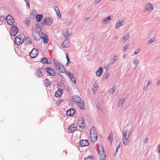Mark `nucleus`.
Here are the masks:
<instances>
[{
    "instance_id": "1",
    "label": "nucleus",
    "mask_w": 160,
    "mask_h": 160,
    "mask_svg": "<svg viewBox=\"0 0 160 160\" xmlns=\"http://www.w3.org/2000/svg\"><path fill=\"white\" fill-rule=\"evenodd\" d=\"M42 28V27L39 23H36L32 28V35L36 40L38 41L41 38L43 39L44 33L43 32H41Z\"/></svg>"
},
{
    "instance_id": "2",
    "label": "nucleus",
    "mask_w": 160,
    "mask_h": 160,
    "mask_svg": "<svg viewBox=\"0 0 160 160\" xmlns=\"http://www.w3.org/2000/svg\"><path fill=\"white\" fill-rule=\"evenodd\" d=\"M98 152L99 155L98 156L100 160H106V154L102 145H100L98 146Z\"/></svg>"
},
{
    "instance_id": "3",
    "label": "nucleus",
    "mask_w": 160,
    "mask_h": 160,
    "mask_svg": "<svg viewBox=\"0 0 160 160\" xmlns=\"http://www.w3.org/2000/svg\"><path fill=\"white\" fill-rule=\"evenodd\" d=\"M90 137L92 142H95L97 140V135L94 127H92L90 129Z\"/></svg>"
},
{
    "instance_id": "4",
    "label": "nucleus",
    "mask_w": 160,
    "mask_h": 160,
    "mask_svg": "<svg viewBox=\"0 0 160 160\" xmlns=\"http://www.w3.org/2000/svg\"><path fill=\"white\" fill-rule=\"evenodd\" d=\"M53 21L52 18L50 17L44 18L41 23L42 25L50 26L51 25Z\"/></svg>"
},
{
    "instance_id": "5",
    "label": "nucleus",
    "mask_w": 160,
    "mask_h": 160,
    "mask_svg": "<svg viewBox=\"0 0 160 160\" xmlns=\"http://www.w3.org/2000/svg\"><path fill=\"white\" fill-rule=\"evenodd\" d=\"M54 64L55 68L58 71L62 73L65 72V68L63 65H61L59 62H54Z\"/></svg>"
},
{
    "instance_id": "6",
    "label": "nucleus",
    "mask_w": 160,
    "mask_h": 160,
    "mask_svg": "<svg viewBox=\"0 0 160 160\" xmlns=\"http://www.w3.org/2000/svg\"><path fill=\"white\" fill-rule=\"evenodd\" d=\"M127 130H125L124 131L123 133V137L122 138L123 143L125 145H127L129 143V140L128 139L129 138V136H126L127 133Z\"/></svg>"
},
{
    "instance_id": "7",
    "label": "nucleus",
    "mask_w": 160,
    "mask_h": 160,
    "mask_svg": "<svg viewBox=\"0 0 160 160\" xmlns=\"http://www.w3.org/2000/svg\"><path fill=\"white\" fill-rule=\"evenodd\" d=\"M23 42V37L21 35H18L15 37L14 42L18 46L20 45Z\"/></svg>"
},
{
    "instance_id": "8",
    "label": "nucleus",
    "mask_w": 160,
    "mask_h": 160,
    "mask_svg": "<svg viewBox=\"0 0 160 160\" xmlns=\"http://www.w3.org/2000/svg\"><path fill=\"white\" fill-rule=\"evenodd\" d=\"M18 29L17 27L14 25L12 26L10 29V34L12 36H14L18 33Z\"/></svg>"
},
{
    "instance_id": "9",
    "label": "nucleus",
    "mask_w": 160,
    "mask_h": 160,
    "mask_svg": "<svg viewBox=\"0 0 160 160\" xmlns=\"http://www.w3.org/2000/svg\"><path fill=\"white\" fill-rule=\"evenodd\" d=\"M38 51L36 48H33L29 54L30 57L32 58H36L38 54Z\"/></svg>"
},
{
    "instance_id": "10",
    "label": "nucleus",
    "mask_w": 160,
    "mask_h": 160,
    "mask_svg": "<svg viewBox=\"0 0 160 160\" xmlns=\"http://www.w3.org/2000/svg\"><path fill=\"white\" fill-rule=\"evenodd\" d=\"M6 20L8 24L10 25H12L14 22V20L13 17L10 15H8L6 18Z\"/></svg>"
},
{
    "instance_id": "11",
    "label": "nucleus",
    "mask_w": 160,
    "mask_h": 160,
    "mask_svg": "<svg viewBox=\"0 0 160 160\" xmlns=\"http://www.w3.org/2000/svg\"><path fill=\"white\" fill-rule=\"evenodd\" d=\"M78 124L79 126V127L83 129L85 126L84 124V122L83 119L82 118H78Z\"/></svg>"
},
{
    "instance_id": "12",
    "label": "nucleus",
    "mask_w": 160,
    "mask_h": 160,
    "mask_svg": "<svg viewBox=\"0 0 160 160\" xmlns=\"http://www.w3.org/2000/svg\"><path fill=\"white\" fill-rule=\"evenodd\" d=\"M66 73L67 75H68L72 81L75 84H76V80L75 78L73 76V74L71 73L69 71H66Z\"/></svg>"
},
{
    "instance_id": "13",
    "label": "nucleus",
    "mask_w": 160,
    "mask_h": 160,
    "mask_svg": "<svg viewBox=\"0 0 160 160\" xmlns=\"http://www.w3.org/2000/svg\"><path fill=\"white\" fill-rule=\"evenodd\" d=\"M46 70L50 75L54 76L55 74L54 70L51 68L47 67L46 68Z\"/></svg>"
},
{
    "instance_id": "14",
    "label": "nucleus",
    "mask_w": 160,
    "mask_h": 160,
    "mask_svg": "<svg viewBox=\"0 0 160 160\" xmlns=\"http://www.w3.org/2000/svg\"><path fill=\"white\" fill-rule=\"evenodd\" d=\"M89 144V142L87 140H82L80 142V145L82 147L88 146Z\"/></svg>"
},
{
    "instance_id": "15",
    "label": "nucleus",
    "mask_w": 160,
    "mask_h": 160,
    "mask_svg": "<svg viewBox=\"0 0 160 160\" xmlns=\"http://www.w3.org/2000/svg\"><path fill=\"white\" fill-rule=\"evenodd\" d=\"M75 111L73 108H70L66 112V114L69 116H72L75 114Z\"/></svg>"
},
{
    "instance_id": "16",
    "label": "nucleus",
    "mask_w": 160,
    "mask_h": 160,
    "mask_svg": "<svg viewBox=\"0 0 160 160\" xmlns=\"http://www.w3.org/2000/svg\"><path fill=\"white\" fill-rule=\"evenodd\" d=\"M44 72V70L42 68L38 69L36 71L37 74L40 77L42 76Z\"/></svg>"
},
{
    "instance_id": "17",
    "label": "nucleus",
    "mask_w": 160,
    "mask_h": 160,
    "mask_svg": "<svg viewBox=\"0 0 160 160\" xmlns=\"http://www.w3.org/2000/svg\"><path fill=\"white\" fill-rule=\"evenodd\" d=\"M145 9L148 11H152L153 9V6L150 3H147L145 6Z\"/></svg>"
},
{
    "instance_id": "18",
    "label": "nucleus",
    "mask_w": 160,
    "mask_h": 160,
    "mask_svg": "<svg viewBox=\"0 0 160 160\" xmlns=\"http://www.w3.org/2000/svg\"><path fill=\"white\" fill-rule=\"evenodd\" d=\"M76 129V127L75 124H72L68 128V131L70 132L75 131Z\"/></svg>"
},
{
    "instance_id": "19",
    "label": "nucleus",
    "mask_w": 160,
    "mask_h": 160,
    "mask_svg": "<svg viewBox=\"0 0 160 160\" xmlns=\"http://www.w3.org/2000/svg\"><path fill=\"white\" fill-rule=\"evenodd\" d=\"M43 18V15L42 14H37L35 17L36 21L38 22H40Z\"/></svg>"
},
{
    "instance_id": "20",
    "label": "nucleus",
    "mask_w": 160,
    "mask_h": 160,
    "mask_svg": "<svg viewBox=\"0 0 160 160\" xmlns=\"http://www.w3.org/2000/svg\"><path fill=\"white\" fill-rule=\"evenodd\" d=\"M69 42L68 40H66L62 43V46L63 48H67L69 46Z\"/></svg>"
},
{
    "instance_id": "21",
    "label": "nucleus",
    "mask_w": 160,
    "mask_h": 160,
    "mask_svg": "<svg viewBox=\"0 0 160 160\" xmlns=\"http://www.w3.org/2000/svg\"><path fill=\"white\" fill-rule=\"evenodd\" d=\"M77 104L78 107L82 109H84V102L82 100H81L80 101L78 102L77 103Z\"/></svg>"
},
{
    "instance_id": "22",
    "label": "nucleus",
    "mask_w": 160,
    "mask_h": 160,
    "mask_svg": "<svg viewBox=\"0 0 160 160\" xmlns=\"http://www.w3.org/2000/svg\"><path fill=\"white\" fill-rule=\"evenodd\" d=\"M103 71V68L102 67H100L99 68L96 72V75L97 77H100Z\"/></svg>"
},
{
    "instance_id": "23",
    "label": "nucleus",
    "mask_w": 160,
    "mask_h": 160,
    "mask_svg": "<svg viewBox=\"0 0 160 160\" xmlns=\"http://www.w3.org/2000/svg\"><path fill=\"white\" fill-rule=\"evenodd\" d=\"M124 21V20H119L116 23V28H117L120 27L121 25V23L123 22Z\"/></svg>"
},
{
    "instance_id": "24",
    "label": "nucleus",
    "mask_w": 160,
    "mask_h": 160,
    "mask_svg": "<svg viewBox=\"0 0 160 160\" xmlns=\"http://www.w3.org/2000/svg\"><path fill=\"white\" fill-rule=\"evenodd\" d=\"M62 94V90L59 89L55 92V95L56 97H58L61 96Z\"/></svg>"
},
{
    "instance_id": "25",
    "label": "nucleus",
    "mask_w": 160,
    "mask_h": 160,
    "mask_svg": "<svg viewBox=\"0 0 160 160\" xmlns=\"http://www.w3.org/2000/svg\"><path fill=\"white\" fill-rule=\"evenodd\" d=\"M73 99L74 101L75 102H76L77 103L78 102H79V101H80L81 100H82L81 98L78 96H74L73 98Z\"/></svg>"
},
{
    "instance_id": "26",
    "label": "nucleus",
    "mask_w": 160,
    "mask_h": 160,
    "mask_svg": "<svg viewBox=\"0 0 160 160\" xmlns=\"http://www.w3.org/2000/svg\"><path fill=\"white\" fill-rule=\"evenodd\" d=\"M55 10L57 13V15L58 18H60L61 17V15L60 14V12L57 7L55 8Z\"/></svg>"
},
{
    "instance_id": "27",
    "label": "nucleus",
    "mask_w": 160,
    "mask_h": 160,
    "mask_svg": "<svg viewBox=\"0 0 160 160\" xmlns=\"http://www.w3.org/2000/svg\"><path fill=\"white\" fill-rule=\"evenodd\" d=\"M111 20L110 17L109 16H108L107 18H106L103 21H102V23H107L110 20Z\"/></svg>"
},
{
    "instance_id": "28",
    "label": "nucleus",
    "mask_w": 160,
    "mask_h": 160,
    "mask_svg": "<svg viewBox=\"0 0 160 160\" xmlns=\"http://www.w3.org/2000/svg\"><path fill=\"white\" fill-rule=\"evenodd\" d=\"M98 87V85L97 83H94L92 86V90L95 93L97 90V88Z\"/></svg>"
},
{
    "instance_id": "29",
    "label": "nucleus",
    "mask_w": 160,
    "mask_h": 160,
    "mask_svg": "<svg viewBox=\"0 0 160 160\" xmlns=\"http://www.w3.org/2000/svg\"><path fill=\"white\" fill-rule=\"evenodd\" d=\"M43 38V42L45 43H46L48 42V37L47 35L45 34L44 35V37Z\"/></svg>"
},
{
    "instance_id": "30",
    "label": "nucleus",
    "mask_w": 160,
    "mask_h": 160,
    "mask_svg": "<svg viewBox=\"0 0 160 160\" xmlns=\"http://www.w3.org/2000/svg\"><path fill=\"white\" fill-rule=\"evenodd\" d=\"M70 36V34L69 33L68 31H67V30H66L65 31V32H64V36L66 38H68Z\"/></svg>"
},
{
    "instance_id": "31",
    "label": "nucleus",
    "mask_w": 160,
    "mask_h": 160,
    "mask_svg": "<svg viewBox=\"0 0 160 160\" xmlns=\"http://www.w3.org/2000/svg\"><path fill=\"white\" fill-rule=\"evenodd\" d=\"M129 38V35L128 34H126L122 38L123 42H125Z\"/></svg>"
},
{
    "instance_id": "32",
    "label": "nucleus",
    "mask_w": 160,
    "mask_h": 160,
    "mask_svg": "<svg viewBox=\"0 0 160 160\" xmlns=\"http://www.w3.org/2000/svg\"><path fill=\"white\" fill-rule=\"evenodd\" d=\"M124 101V98L121 99L118 102V106L119 107L122 106Z\"/></svg>"
},
{
    "instance_id": "33",
    "label": "nucleus",
    "mask_w": 160,
    "mask_h": 160,
    "mask_svg": "<svg viewBox=\"0 0 160 160\" xmlns=\"http://www.w3.org/2000/svg\"><path fill=\"white\" fill-rule=\"evenodd\" d=\"M108 140L110 142L111 144L113 141L112 135L110 134L108 138Z\"/></svg>"
},
{
    "instance_id": "34",
    "label": "nucleus",
    "mask_w": 160,
    "mask_h": 160,
    "mask_svg": "<svg viewBox=\"0 0 160 160\" xmlns=\"http://www.w3.org/2000/svg\"><path fill=\"white\" fill-rule=\"evenodd\" d=\"M109 76V74L108 73H106L105 74V75L103 76L102 79L103 80H106L108 78V77Z\"/></svg>"
},
{
    "instance_id": "35",
    "label": "nucleus",
    "mask_w": 160,
    "mask_h": 160,
    "mask_svg": "<svg viewBox=\"0 0 160 160\" xmlns=\"http://www.w3.org/2000/svg\"><path fill=\"white\" fill-rule=\"evenodd\" d=\"M66 58H67V62L66 65H69L70 63V59L69 58V57H68V54L67 53L66 54Z\"/></svg>"
},
{
    "instance_id": "36",
    "label": "nucleus",
    "mask_w": 160,
    "mask_h": 160,
    "mask_svg": "<svg viewBox=\"0 0 160 160\" xmlns=\"http://www.w3.org/2000/svg\"><path fill=\"white\" fill-rule=\"evenodd\" d=\"M48 62L47 59L45 58H42L41 60V62L43 63H47Z\"/></svg>"
},
{
    "instance_id": "37",
    "label": "nucleus",
    "mask_w": 160,
    "mask_h": 160,
    "mask_svg": "<svg viewBox=\"0 0 160 160\" xmlns=\"http://www.w3.org/2000/svg\"><path fill=\"white\" fill-rule=\"evenodd\" d=\"M30 22V21L28 19H25V21H24V23L25 24L26 26H28Z\"/></svg>"
},
{
    "instance_id": "38",
    "label": "nucleus",
    "mask_w": 160,
    "mask_h": 160,
    "mask_svg": "<svg viewBox=\"0 0 160 160\" xmlns=\"http://www.w3.org/2000/svg\"><path fill=\"white\" fill-rule=\"evenodd\" d=\"M133 62L135 65V67H136L139 63V61L138 60H135Z\"/></svg>"
},
{
    "instance_id": "39",
    "label": "nucleus",
    "mask_w": 160,
    "mask_h": 160,
    "mask_svg": "<svg viewBox=\"0 0 160 160\" xmlns=\"http://www.w3.org/2000/svg\"><path fill=\"white\" fill-rule=\"evenodd\" d=\"M25 2H26L27 4V7L29 8H30V5H29V1L28 0H24Z\"/></svg>"
},
{
    "instance_id": "40",
    "label": "nucleus",
    "mask_w": 160,
    "mask_h": 160,
    "mask_svg": "<svg viewBox=\"0 0 160 160\" xmlns=\"http://www.w3.org/2000/svg\"><path fill=\"white\" fill-rule=\"evenodd\" d=\"M84 160H93V158L92 157L89 156L85 158Z\"/></svg>"
},
{
    "instance_id": "41",
    "label": "nucleus",
    "mask_w": 160,
    "mask_h": 160,
    "mask_svg": "<svg viewBox=\"0 0 160 160\" xmlns=\"http://www.w3.org/2000/svg\"><path fill=\"white\" fill-rule=\"evenodd\" d=\"M129 47V44H127L125 46L123 47L124 50L125 51H126L127 49H128Z\"/></svg>"
},
{
    "instance_id": "42",
    "label": "nucleus",
    "mask_w": 160,
    "mask_h": 160,
    "mask_svg": "<svg viewBox=\"0 0 160 160\" xmlns=\"http://www.w3.org/2000/svg\"><path fill=\"white\" fill-rule=\"evenodd\" d=\"M115 89L114 87H113L111 88L110 90V92L111 93H113L115 92Z\"/></svg>"
},
{
    "instance_id": "43",
    "label": "nucleus",
    "mask_w": 160,
    "mask_h": 160,
    "mask_svg": "<svg viewBox=\"0 0 160 160\" xmlns=\"http://www.w3.org/2000/svg\"><path fill=\"white\" fill-rule=\"evenodd\" d=\"M140 50V49L138 48L137 50H136L134 52V54L135 55L137 54L138 53H139Z\"/></svg>"
},
{
    "instance_id": "44",
    "label": "nucleus",
    "mask_w": 160,
    "mask_h": 160,
    "mask_svg": "<svg viewBox=\"0 0 160 160\" xmlns=\"http://www.w3.org/2000/svg\"><path fill=\"white\" fill-rule=\"evenodd\" d=\"M110 65L109 64H108L107 65H106L104 68L107 70L109 69L110 67Z\"/></svg>"
},
{
    "instance_id": "45",
    "label": "nucleus",
    "mask_w": 160,
    "mask_h": 160,
    "mask_svg": "<svg viewBox=\"0 0 160 160\" xmlns=\"http://www.w3.org/2000/svg\"><path fill=\"white\" fill-rule=\"evenodd\" d=\"M117 56H114L113 57V63L114 62V61H117Z\"/></svg>"
},
{
    "instance_id": "46",
    "label": "nucleus",
    "mask_w": 160,
    "mask_h": 160,
    "mask_svg": "<svg viewBox=\"0 0 160 160\" xmlns=\"http://www.w3.org/2000/svg\"><path fill=\"white\" fill-rule=\"evenodd\" d=\"M154 41V39H151L149 41V42L150 43H152Z\"/></svg>"
},
{
    "instance_id": "47",
    "label": "nucleus",
    "mask_w": 160,
    "mask_h": 160,
    "mask_svg": "<svg viewBox=\"0 0 160 160\" xmlns=\"http://www.w3.org/2000/svg\"><path fill=\"white\" fill-rule=\"evenodd\" d=\"M148 87L147 86H144L143 87V90L145 91L148 89Z\"/></svg>"
},
{
    "instance_id": "48",
    "label": "nucleus",
    "mask_w": 160,
    "mask_h": 160,
    "mask_svg": "<svg viewBox=\"0 0 160 160\" xmlns=\"http://www.w3.org/2000/svg\"><path fill=\"white\" fill-rule=\"evenodd\" d=\"M151 84L150 82H148L146 86L148 87Z\"/></svg>"
},
{
    "instance_id": "49",
    "label": "nucleus",
    "mask_w": 160,
    "mask_h": 160,
    "mask_svg": "<svg viewBox=\"0 0 160 160\" xmlns=\"http://www.w3.org/2000/svg\"><path fill=\"white\" fill-rule=\"evenodd\" d=\"M100 1V0H97L95 1V2L96 3H99Z\"/></svg>"
},
{
    "instance_id": "50",
    "label": "nucleus",
    "mask_w": 160,
    "mask_h": 160,
    "mask_svg": "<svg viewBox=\"0 0 160 160\" xmlns=\"http://www.w3.org/2000/svg\"><path fill=\"white\" fill-rule=\"evenodd\" d=\"M157 84L158 85L160 84V80L157 82Z\"/></svg>"
},
{
    "instance_id": "51",
    "label": "nucleus",
    "mask_w": 160,
    "mask_h": 160,
    "mask_svg": "<svg viewBox=\"0 0 160 160\" xmlns=\"http://www.w3.org/2000/svg\"><path fill=\"white\" fill-rule=\"evenodd\" d=\"M119 148V145H118V146H117V148H116V151H117V150H118V148Z\"/></svg>"
},
{
    "instance_id": "52",
    "label": "nucleus",
    "mask_w": 160,
    "mask_h": 160,
    "mask_svg": "<svg viewBox=\"0 0 160 160\" xmlns=\"http://www.w3.org/2000/svg\"><path fill=\"white\" fill-rule=\"evenodd\" d=\"M125 57H126V55L125 54H124L123 55V57L124 59L125 58Z\"/></svg>"
},
{
    "instance_id": "53",
    "label": "nucleus",
    "mask_w": 160,
    "mask_h": 160,
    "mask_svg": "<svg viewBox=\"0 0 160 160\" xmlns=\"http://www.w3.org/2000/svg\"><path fill=\"white\" fill-rule=\"evenodd\" d=\"M159 152L160 153V144L159 145Z\"/></svg>"
},
{
    "instance_id": "54",
    "label": "nucleus",
    "mask_w": 160,
    "mask_h": 160,
    "mask_svg": "<svg viewBox=\"0 0 160 160\" xmlns=\"http://www.w3.org/2000/svg\"><path fill=\"white\" fill-rule=\"evenodd\" d=\"M131 134V133L130 132H129V133H128V136H129V135H130Z\"/></svg>"
},
{
    "instance_id": "55",
    "label": "nucleus",
    "mask_w": 160,
    "mask_h": 160,
    "mask_svg": "<svg viewBox=\"0 0 160 160\" xmlns=\"http://www.w3.org/2000/svg\"><path fill=\"white\" fill-rule=\"evenodd\" d=\"M115 39H116L118 38V37L117 36H116L115 37Z\"/></svg>"
},
{
    "instance_id": "56",
    "label": "nucleus",
    "mask_w": 160,
    "mask_h": 160,
    "mask_svg": "<svg viewBox=\"0 0 160 160\" xmlns=\"http://www.w3.org/2000/svg\"><path fill=\"white\" fill-rule=\"evenodd\" d=\"M116 0H112V1H115Z\"/></svg>"
}]
</instances>
